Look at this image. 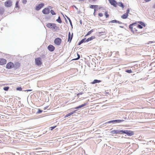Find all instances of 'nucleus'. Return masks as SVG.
Returning a JSON list of instances; mask_svg holds the SVG:
<instances>
[{
	"label": "nucleus",
	"mask_w": 155,
	"mask_h": 155,
	"mask_svg": "<svg viewBox=\"0 0 155 155\" xmlns=\"http://www.w3.org/2000/svg\"><path fill=\"white\" fill-rule=\"evenodd\" d=\"M109 1L111 5H113L115 7H116L117 2L115 0H109Z\"/></svg>",
	"instance_id": "obj_12"
},
{
	"label": "nucleus",
	"mask_w": 155,
	"mask_h": 155,
	"mask_svg": "<svg viewBox=\"0 0 155 155\" xmlns=\"http://www.w3.org/2000/svg\"><path fill=\"white\" fill-rule=\"evenodd\" d=\"M56 127V126H54V127H50V129L51 130H53V129H54V128H55Z\"/></svg>",
	"instance_id": "obj_42"
},
{
	"label": "nucleus",
	"mask_w": 155,
	"mask_h": 155,
	"mask_svg": "<svg viewBox=\"0 0 155 155\" xmlns=\"http://www.w3.org/2000/svg\"><path fill=\"white\" fill-rule=\"evenodd\" d=\"M123 130H115L110 131V133L113 134H122Z\"/></svg>",
	"instance_id": "obj_4"
},
{
	"label": "nucleus",
	"mask_w": 155,
	"mask_h": 155,
	"mask_svg": "<svg viewBox=\"0 0 155 155\" xmlns=\"http://www.w3.org/2000/svg\"><path fill=\"white\" fill-rule=\"evenodd\" d=\"M137 26L138 28H139V29H142L143 28L142 26L139 24L137 25Z\"/></svg>",
	"instance_id": "obj_35"
},
{
	"label": "nucleus",
	"mask_w": 155,
	"mask_h": 155,
	"mask_svg": "<svg viewBox=\"0 0 155 155\" xmlns=\"http://www.w3.org/2000/svg\"><path fill=\"white\" fill-rule=\"evenodd\" d=\"M125 72L129 73H130L132 72V71L131 70H126Z\"/></svg>",
	"instance_id": "obj_36"
},
{
	"label": "nucleus",
	"mask_w": 155,
	"mask_h": 155,
	"mask_svg": "<svg viewBox=\"0 0 155 155\" xmlns=\"http://www.w3.org/2000/svg\"><path fill=\"white\" fill-rule=\"evenodd\" d=\"M98 15L100 17H102L103 16V14L102 13H99L98 14Z\"/></svg>",
	"instance_id": "obj_46"
},
{
	"label": "nucleus",
	"mask_w": 155,
	"mask_h": 155,
	"mask_svg": "<svg viewBox=\"0 0 155 155\" xmlns=\"http://www.w3.org/2000/svg\"><path fill=\"white\" fill-rule=\"evenodd\" d=\"M110 22H111V23H119L120 24H122L121 22L119 21H117L116 20H112L111 21H110Z\"/></svg>",
	"instance_id": "obj_19"
},
{
	"label": "nucleus",
	"mask_w": 155,
	"mask_h": 155,
	"mask_svg": "<svg viewBox=\"0 0 155 155\" xmlns=\"http://www.w3.org/2000/svg\"><path fill=\"white\" fill-rule=\"evenodd\" d=\"M61 38H57L54 39V42L55 44L59 45L61 43Z\"/></svg>",
	"instance_id": "obj_5"
},
{
	"label": "nucleus",
	"mask_w": 155,
	"mask_h": 155,
	"mask_svg": "<svg viewBox=\"0 0 155 155\" xmlns=\"http://www.w3.org/2000/svg\"><path fill=\"white\" fill-rule=\"evenodd\" d=\"M83 94V92H80V93H78V94H77V97H78V96L79 95H82V94Z\"/></svg>",
	"instance_id": "obj_44"
},
{
	"label": "nucleus",
	"mask_w": 155,
	"mask_h": 155,
	"mask_svg": "<svg viewBox=\"0 0 155 155\" xmlns=\"http://www.w3.org/2000/svg\"><path fill=\"white\" fill-rule=\"evenodd\" d=\"M48 50L50 51H53L55 49L54 47L52 45H49L48 47Z\"/></svg>",
	"instance_id": "obj_14"
},
{
	"label": "nucleus",
	"mask_w": 155,
	"mask_h": 155,
	"mask_svg": "<svg viewBox=\"0 0 155 155\" xmlns=\"http://www.w3.org/2000/svg\"><path fill=\"white\" fill-rule=\"evenodd\" d=\"M140 24V25H142L144 27H145L146 26L145 24L143 22L139 21L138 22Z\"/></svg>",
	"instance_id": "obj_30"
},
{
	"label": "nucleus",
	"mask_w": 155,
	"mask_h": 155,
	"mask_svg": "<svg viewBox=\"0 0 155 155\" xmlns=\"http://www.w3.org/2000/svg\"><path fill=\"white\" fill-rule=\"evenodd\" d=\"M66 16V17H67V18L69 20V22H70V24L71 25V27H72V22H71V20L70 18L68 17H67Z\"/></svg>",
	"instance_id": "obj_29"
},
{
	"label": "nucleus",
	"mask_w": 155,
	"mask_h": 155,
	"mask_svg": "<svg viewBox=\"0 0 155 155\" xmlns=\"http://www.w3.org/2000/svg\"><path fill=\"white\" fill-rule=\"evenodd\" d=\"M129 28L130 29L131 31L134 33V32L137 31V28L136 23H132L130 24L129 26Z\"/></svg>",
	"instance_id": "obj_1"
},
{
	"label": "nucleus",
	"mask_w": 155,
	"mask_h": 155,
	"mask_svg": "<svg viewBox=\"0 0 155 155\" xmlns=\"http://www.w3.org/2000/svg\"><path fill=\"white\" fill-rule=\"evenodd\" d=\"M77 55L78 56V58H74V59H73V60H77L79 59L80 58V55H79L78 53H77Z\"/></svg>",
	"instance_id": "obj_33"
},
{
	"label": "nucleus",
	"mask_w": 155,
	"mask_h": 155,
	"mask_svg": "<svg viewBox=\"0 0 155 155\" xmlns=\"http://www.w3.org/2000/svg\"><path fill=\"white\" fill-rule=\"evenodd\" d=\"M96 11H94V16H95V15H96Z\"/></svg>",
	"instance_id": "obj_52"
},
{
	"label": "nucleus",
	"mask_w": 155,
	"mask_h": 155,
	"mask_svg": "<svg viewBox=\"0 0 155 155\" xmlns=\"http://www.w3.org/2000/svg\"><path fill=\"white\" fill-rule=\"evenodd\" d=\"M35 62L36 64L38 65H40L41 64V58H37L35 59Z\"/></svg>",
	"instance_id": "obj_10"
},
{
	"label": "nucleus",
	"mask_w": 155,
	"mask_h": 155,
	"mask_svg": "<svg viewBox=\"0 0 155 155\" xmlns=\"http://www.w3.org/2000/svg\"><path fill=\"white\" fill-rule=\"evenodd\" d=\"M14 64L11 62H9L6 64V68L8 69H11L14 67Z\"/></svg>",
	"instance_id": "obj_6"
},
{
	"label": "nucleus",
	"mask_w": 155,
	"mask_h": 155,
	"mask_svg": "<svg viewBox=\"0 0 155 155\" xmlns=\"http://www.w3.org/2000/svg\"><path fill=\"white\" fill-rule=\"evenodd\" d=\"M128 16V15L126 13L123 14L122 15L121 17L122 18L124 19H125L127 18Z\"/></svg>",
	"instance_id": "obj_20"
},
{
	"label": "nucleus",
	"mask_w": 155,
	"mask_h": 155,
	"mask_svg": "<svg viewBox=\"0 0 155 155\" xmlns=\"http://www.w3.org/2000/svg\"><path fill=\"white\" fill-rule=\"evenodd\" d=\"M120 27L122 28H123V27L122 26H120Z\"/></svg>",
	"instance_id": "obj_56"
},
{
	"label": "nucleus",
	"mask_w": 155,
	"mask_h": 155,
	"mask_svg": "<svg viewBox=\"0 0 155 155\" xmlns=\"http://www.w3.org/2000/svg\"><path fill=\"white\" fill-rule=\"evenodd\" d=\"M76 111V110H74L71 112V113L68 114H67L65 116V117H68L71 116V115L73 114H74V113Z\"/></svg>",
	"instance_id": "obj_24"
},
{
	"label": "nucleus",
	"mask_w": 155,
	"mask_h": 155,
	"mask_svg": "<svg viewBox=\"0 0 155 155\" xmlns=\"http://www.w3.org/2000/svg\"><path fill=\"white\" fill-rule=\"evenodd\" d=\"M44 5V4L41 3L36 7L35 10L37 11L39 10L41 8H42Z\"/></svg>",
	"instance_id": "obj_7"
},
{
	"label": "nucleus",
	"mask_w": 155,
	"mask_h": 155,
	"mask_svg": "<svg viewBox=\"0 0 155 155\" xmlns=\"http://www.w3.org/2000/svg\"><path fill=\"white\" fill-rule=\"evenodd\" d=\"M68 36H71V33H70V32H69V33Z\"/></svg>",
	"instance_id": "obj_53"
},
{
	"label": "nucleus",
	"mask_w": 155,
	"mask_h": 155,
	"mask_svg": "<svg viewBox=\"0 0 155 155\" xmlns=\"http://www.w3.org/2000/svg\"><path fill=\"white\" fill-rule=\"evenodd\" d=\"M56 21L59 23L62 22L60 16H59L58 18L56 20Z\"/></svg>",
	"instance_id": "obj_27"
},
{
	"label": "nucleus",
	"mask_w": 155,
	"mask_h": 155,
	"mask_svg": "<svg viewBox=\"0 0 155 155\" xmlns=\"http://www.w3.org/2000/svg\"><path fill=\"white\" fill-rule=\"evenodd\" d=\"M47 108V107H46L45 108V110Z\"/></svg>",
	"instance_id": "obj_58"
},
{
	"label": "nucleus",
	"mask_w": 155,
	"mask_h": 155,
	"mask_svg": "<svg viewBox=\"0 0 155 155\" xmlns=\"http://www.w3.org/2000/svg\"><path fill=\"white\" fill-rule=\"evenodd\" d=\"M124 120H110L106 123L105 124H109L111 123H120L121 122H123Z\"/></svg>",
	"instance_id": "obj_3"
},
{
	"label": "nucleus",
	"mask_w": 155,
	"mask_h": 155,
	"mask_svg": "<svg viewBox=\"0 0 155 155\" xmlns=\"http://www.w3.org/2000/svg\"><path fill=\"white\" fill-rule=\"evenodd\" d=\"M53 23H48L46 25V26L50 29H51L52 28V26H53Z\"/></svg>",
	"instance_id": "obj_18"
},
{
	"label": "nucleus",
	"mask_w": 155,
	"mask_h": 155,
	"mask_svg": "<svg viewBox=\"0 0 155 155\" xmlns=\"http://www.w3.org/2000/svg\"><path fill=\"white\" fill-rule=\"evenodd\" d=\"M80 23L81 24H82V21H81V20L80 21Z\"/></svg>",
	"instance_id": "obj_54"
},
{
	"label": "nucleus",
	"mask_w": 155,
	"mask_h": 155,
	"mask_svg": "<svg viewBox=\"0 0 155 155\" xmlns=\"http://www.w3.org/2000/svg\"><path fill=\"white\" fill-rule=\"evenodd\" d=\"M98 7V5H91L90 6V7L91 8L93 9V8H94L95 7Z\"/></svg>",
	"instance_id": "obj_31"
},
{
	"label": "nucleus",
	"mask_w": 155,
	"mask_h": 155,
	"mask_svg": "<svg viewBox=\"0 0 155 155\" xmlns=\"http://www.w3.org/2000/svg\"><path fill=\"white\" fill-rule=\"evenodd\" d=\"M153 7H154L155 8V4L154 5Z\"/></svg>",
	"instance_id": "obj_57"
},
{
	"label": "nucleus",
	"mask_w": 155,
	"mask_h": 155,
	"mask_svg": "<svg viewBox=\"0 0 155 155\" xmlns=\"http://www.w3.org/2000/svg\"><path fill=\"white\" fill-rule=\"evenodd\" d=\"M18 4V1H17L16 2V4H15V8H16L19 7Z\"/></svg>",
	"instance_id": "obj_40"
},
{
	"label": "nucleus",
	"mask_w": 155,
	"mask_h": 155,
	"mask_svg": "<svg viewBox=\"0 0 155 155\" xmlns=\"http://www.w3.org/2000/svg\"><path fill=\"white\" fill-rule=\"evenodd\" d=\"M74 7H75V8L78 9V8L75 6H74Z\"/></svg>",
	"instance_id": "obj_55"
},
{
	"label": "nucleus",
	"mask_w": 155,
	"mask_h": 155,
	"mask_svg": "<svg viewBox=\"0 0 155 155\" xmlns=\"http://www.w3.org/2000/svg\"><path fill=\"white\" fill-rule=\"evenodd\" d=\"M95 38V37L94 36H91V37L88 38L87 39L86 41H85L86 42H88L90 41H91L93 39Z\"/></svg>",
	"instance_id": "obj_16"
},
{
	"label": "nucleus",
	"mask_w": 155,
	"mask_h": 155,
	"mask_svg": "<svg viewBox=\"0 0 155 155\" xmlns=\"http://www.w3.org/2000/svg\"><path fill=\"white\" fill-rule=\"evenodd\" d=\"M117 5L118 6L120 7H121L122 8H123L124 7V5L123 3L121 2H119L117 4Z\"/></svg>",
	"instance_id": "obj_25"
},
{
	"label": "nucleus",
	"mask_w": 155,
	"mask_h": 155,
	"mask_svg": "<svg viewBox=\"0 0 155 155\" xmlns=\"http://www.w3.org/2000/svg\"><path fill=\"white\" fill-rule=\"evenodd\" d=\"M122 134H126L128 136H132L134 135V132L131 130H123Z\"/></svg>",
	"instance_id": "obj_2"
},
{
	"label": "nucleus",
	"mask_w": 155,
	"mask_h": 155,
	"mask_svg": "<svg viewBox=\"0 0 155 155\" xmlns=\"http://www.w3.org/2000/svg\"><path fill=\"white\" fill-rule=\"evenodd\" d=\"M86 38H84L82 39L81 41V42L82 43H83V42H86L85 41L86 40Z\"/></svg>",
	"instance_id": "obj_39"
},
{
	"label": "nucleus",
	"mask_w": 155,
	"mask_h": 155,
	"mask_svg": "<svg viewBox=\"0 0 155 155\" xmlns=\"http://www.w3.org/2000/svg\"><path fill=\"white\" fill-rule=\"evenodd\" d=\"M105 33V32L104 30V31L99 32L98 33V35L99 36L101 35H104Z\"/></svg>",
	"instance_id": "obj_26"
},
{
	"label": "nucleus",
	"mask_w": 155,
	"mask_h": 155,
	"mask_svg": "<svg viewBox=\"0 0 155 155\" xmlns=\"http://www.w3.org/2000/svg\"><path fill=\"white\" fill-rule=\"evenodd\" d=\"M32 91V90H26L25 91Z\"/></svg>",
	"instance_id": "obj_48"
},
{
	"label": "nucleus",
	"mask_w": 155,
	"mask_h": 155,
	"mask_svg": "<svg viewBox=\"0 0 155 155\" xmlns=\"http://www.w3.org/2000/svg\"><path fill=\"white\" fill-rule=\"evenodd\" d=\"M43 111L40 110V109H38V110L36 113L37 114H39L41 113Z\"/></svg>",
	"instance_id": "obj_37"
},
{
	"label": "nucleus",
	"mask_w": 155,
	"mask_h": 155,
	"mask_svg": "<svg viewBox=\"0 0 155 155\" xmlns=\"http://www.w3.org/2000/svg\"><path fill=\"white\" fill-rule=\"evenodd\" d=\"M105 15L106 18H107L109 17V15L108 14L107 12H105Z\"/></svg>",
	"instance_id": "obj_41"
},
{
	"label": "nucleus",
	"mask_w": 155,
	"mask_h": 155,
	"mask_svg": "<svg viewBox=\"0 0 155 155\" xmlns=\"http://www.w3.org/2000/svg\"><path fill=\"white\" fill-rule=\"evenodd\" d=\"M73 37V33L72 34L71 36H68V41H69L70 42L72 39Z\"/></svg>",
	"instance_id": "obj_23"
},
{
	"label": "nucleus",
	"mask_w": 155,
	"mask_h": 155,
	"mask_svg": "<svg viewBox=\"0 0 155 155\" xmlns=\"http://www.w3.org/2000/svg\"><path fill=\"white\" fill-rule=\"evenodd\" d=\"M16 90L17 91H22V88L21 87H17L16 88Z\"/></svg>",
	"instance_id": "obj_38"
},
{
	"label": "nucleus",
	"mask_w": 155,
	"mask_h": 155,
	"mask_svg": "<svg viewBox=\"0 0 155 155\" xmlns=\"http://www.w3.org/2000/svg\"><path fill=\"white\" fill-rule=\"evenodd\" d=\"M93 31H94L92 29L91 31H89L88 32V33H87V34L86 35V36H88V35H90V34H91L92 32H93Z\"/></svg>",
	"instance_id": "obj_28"
},
{
	"label": "nucleus",
	"mask_w": 155,
	"mask_h": 155,
	"mask_svg": "<svg viewBox=\"0 0 155 155\" xmlns=\"http://www.w3.org/2000/svg\"><path fill=\"white\" fill-rule=\"evenodd\" d=\"M146 2H148L150 1L151 0H144Z\"/></svg>",
	"instance_id": "obj_50"
},
{
	"label": "nucleus",
	"mask_w": 155,
	"mask_h": 155,
	"mask_svg": "<svg viewBox=\"0 0 155 155\" xmlns=\"http://www.w3.org/2000/svg\"><path fill=\"white\" fill-rule=\"evenodd\" d=\"M48 8H49V9L50 10V9H52V7L51 6H49Z\"/></svg>",
	"instance_id": "obj_49"
},
{
	"label": "nucleus",
	"mask_w": 155,
	"mask_h": 155,
	"mask_svg": "<svg viewBox=\"0 0 155 155\" xmlns=\"http://www.w3.org/2000/svg\"><path fill=\"white\" fill-rule=\"evenodd\" d=\"M42 12L44 14H48L50 13L49 8H44L42 11Z\"/></svg>",
	"instance_id": "obj_9"
},
{
	"label": "nucleus",
	"mask_w": 155,
	"mask_h": 155,
	"mask_svg": "<svg viewBox=\"0 0 155 155\" xmlns=\"http://www.w3.org/2000/svg\"><path fill=\"white\" fill-rule=\"evenodd\" d=\"M87 103H85L83 104H82L81 105H80L77 107H76L74 108V109H78L80 108H81V107H84L87 105Z\"/></svg>",
	"instance_id": "obj_15"
},
{
	"label": "nucleus",
	"mask_w": 155,
	"mask_h": 155,
	"mask_svg": "<svg viewBox=\"0 0 155 155\" xmlns=\"http://www.w3.org/2000/svg\"><path fill=\"white\" fill-rule=\"evenodd\" d=\"M6 60L4 58H0V65H3L6 64Z\"/></svg>",
	"instance_id": "obj_13"
},
{
	"label": "nucleus",
	"mask_w": 155,
	"mask_h": 155,
	"mask_svg": "<svg viewBox=\"0 0 155 155\" xmlns=\"http://www.w3.org/2000/svg\"><path fill=\"white\" fill-rule=\"evenodd\" d=\"M4 8L0 7V15H2L4 12Z\"/></svg>",
	"instance_id": "obj_21"
},
{
	"label": "nucleus",
	"mask_w": 155,
	"mask_h": 155,
	"mask_svg": "<svg viewBox=\"0 0 155 155\" xmlns=\"http://www.w3.org/2000/svg\"><path fill=\"white\" fill-rule=\"evenodd\" d=\"M12 2L10 0L6 1L5 3V6L7 7H9L12 6Z\"/></svg>",
	"instance_id": "obj_8"
},
{
	"label": "nucleus",
	"mask_w": 155,
	"mask_h": 155,
	"mask_svg": "<svg viewBox=\"0 0 155 155\" xmlns=\"http://www.w3.org/2000/svg\"><path fill=\"white\" fill-rule=\"evenodd\" d=\"M101 81L100 80L95 79L91 83L92 84H95L97 83H99L101 82Z\"/></svg>",
	"instance_id": "obj_22"
},
{
	"label": "nucleus",
	"mask_w": 155,
	"mask_h": 155,
	"mask_svg": "<svg viewBox=\"0 0 155 155\" xmlns=\"http://www.w3.org/2000/svg\"><path fill=\"white\" fill-rule=\"evenodd\" d=\"M53 26L51 29L52 31H57V30H59V28L56 26V25L55 24L53 23Z\"/></svg>",
	"instance_id": "obj_11"
},
{
	"label": "nucleus",
	"mask_w": 155,
	"mask_h": 155,
	"mask_svg": "<svg viewBox=\"0 0 155 155\" xmlns=\"http://www.w3.org/2000/svg\"><path fill=\"white\" fill-rule=\"evenodd\" d=\"M9 87H3V89L5 91H8Z\"/></svg>",
	"instance_id": "obj_34"
},
{
	"label": "nucleus",
	"mask_w": 155,
	"mask_h": 155,
	"mask_svg": "<svg viewBox=\"0 0 155 155\" xmlns=\"http://www.w3.org/2000/svg\"><path fill=\"white\" fill-rule=\"evenodd\" d=\"M98 7H95L94 8V11H97V8H98Z\"/></svg>",
	"instance_id": "obj_47"
},
{
	"label": "nucleus",
	"mask_w": 155,
	"mask_h": 155,
	"mask_svg": "<svg viewBox=\"0 0 155 155\" xmlns=\"http://www.w3.org/2000/svg\"><path fill=\"white\" fill-rule=\"evenodd\" d=\"M50 12L52 15H54L56 14L55 12L53 10H51Z\"/></svg>",
	"instance_id": "obj_32"
},
{
	"label": "nucleus",
	"mask_w": 155,
	"mask_h": 155,
	"mask_svg": "<svg viewBox=\"0 0 155 155\" xmlns=\"http://www.w3.org/2000/svg\"><path fill=\"white\" fill-rule=\"evenodd\" d=\"M129 12H130V9H129V8H128L126 12V13L128 15V14L129 13Z\"/></svg>",
	"instance_id": "obj_43"
},
{
	"label": "nucleus",
	"mask_w": 155,
	"mask_h": 155,
	"mask_svg": "<svg viewBox=\"0 0 155 155\" xmlns=\"http://www.w3.org/2000/svg\"><path fill=\"white\" fill-rule=\"evenodd\" d=\"M27 2V1L26 0H23L22 1L23 3L24 4H26Z\"/></svg>",
	"instance_id": "obj_45"
},
{
	"label": "nucleus",
	"mask_w": 155,
	"mask_h": 155,
	"mask_svg": "<svg viewBox=\"0 0 155 155\" xmlns=\"http://www.w3.org/2000/svg\"><path fill=\"white\" fill-rule=\"evenodd\" d=\"M14 67L16 69L19 68L20 65V64L18 62H16L15 64H14Z\"/></svg>",
	"instance_id": "obj_17"
},
{
	"label": "nucleus",
	"mask_w": 155,
	"mask_h": 155,
	"mask_svg": "<svg viewBox=\"0 0 155 155\" xmlns=\"http://www.w3.org/2000/svg\"><path fill=\"white\" fill-rule=\"evenodd\" d=\"M82 43L81 42V41H80L78 43V45H81Z\"/></svg>",
	"instance_id": "obj_51"
}]
</instances>
